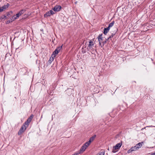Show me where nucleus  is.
Listing matches in <instances>:
<instances>
[{
    "label": "nucleus",
    "mask_w": 155,
    "mask_h": 155,
    "mask_svg": "<svg viewBox=\"0 0 155 155\" xmlns=\"http://www.w3.org/2000/svg\"><path fill=\"white\" fill-rule=\"evenodd\" d=\"M34 115L31 114L29 117L28 119L24 123V124L21 127L20 130L18 132V135H21L26 130L27 128L28 127L29 124L31 122L32 119L33 118Z\"/></svg>",
    "instance_id": "obj_1"
},
{
    "label": "nucleus",
    "mask_w": 155,
    "mask_h": 155,
    "mask_svg": "<svg viewBox=\"0 0 155 155\" xmlns=\"http://www.w3.org/2000/svg\"><path fill=\"white\" fill-rule=\"evenodd\" d=\"M89 146V145L86 142L82 146L79 151L72 154V155H78L79 154L82 153Z\"/></svg>",
    "instance_id": "obj_2"
},
{
    "label": "nucleus",
    "mask_w": 155,
    "mask_h": 155,
    "mask_svg": "<svg viewBox=\"0 0 155 155\" xmlns=\"http://www.w3.org/2000/svg\"><path fill=\"white\" fill-rule=\"evenodd\" d=\"M122 145V143L121 142L117 144L115 146L113 147V149L112 152L114 153L116 152L117 151L116 150L119 149L121 147Z\"/></svg>",
    "instance_id": "obj_3"
},
{
    "label": "nucleus",
    "mask_w": 155,
    "mask_h": 155,
    "mask_svg": "<svg viewBox=\"0 0 155 155\" xmlns=\"http://www.w3.org/2000/svg\"><path fill=\"white\" fill-rule=\"evenodd\" d=\"M95 40L94 41V39H93L89 41V44H88V47L89 48H93L94 47V44L95 43Z\"/></svg>",
    "instance_id": "obj_4"
},
{
    "label": "nucleus",
    "mask_w": 155,
    "mask_h": 155,
    "mask_svg": "<svg viewBox=\"0 0 155 155\" xmlns=\"http://www.w3.org/2000/svg\"><path fill=\"white\" fill-rule=\"evenodd\" d=\"M54 14V13L53 12L52 10H50L48 12H46L45 14L44 15V17H47L48 16H49L51 15H53Z\"/></svg>",
    "instance_id": "obj_5"
},
{
    "label": "nucleus",
    "mask_w": 155,
    "mask_h": 155,
    "mask_svg": "<svg viewBox=\"0 0 155 155\" xmlns=\"http://www.w3.org/2000/svg\"><path fill=\"white\" fill-rule=\"evenodd\" d=\"M61 7V6L59 5H56L52 8V9L55 12H58L60 11Z\"/></svg>",
    "instance_id": "obj_6"
},
{
    "label": "nucleus",
    "mask_w": 155,
    "mask_h": 155,
    "mask_svg": "<svg viewBox=\"0 0 155 155\" xmlns=\"http://www.w3.org/2000/svg\"><path fill=\"white\" fill-rule=\"evenodd\" d=\"M96 135H94V136L91 137L90 138L89 140L88 141L86 142V143H87L89 145L90 144L91 142L94 140L96 137Z\"/></svg>",
    "instance_id": "obj_7"
},
{
    "label": "nucleus",
    "mask_w": 155,
    "mask_h": 155,
    "mask_svg": "<svg viewBox=\"0 0 155 155\" xmlns=\"http://www.w3.org/2000/svg\"><path fill=\"white\" fill-rule=\"evenodd\" d=\"M60 50H59L58 51V49H55V50L52 53L51 55V57H53L55 58L56 55L59 52Z\"/></svg>",
    "instance_id": "obj_8"
},
{
    "label": "nucleus",
    "mask_w": 155,
    "mask_h": 155,
    "mask_svg": "<svg viewBox=\"0 0 155 155\" xmlns=\"http://www.w3.org/2000/svg\"><path fill=\"white\" fill-rule=\"evenodd\" d=\"M143 142L141 143H139L138 144H137L134 147L137 150L138 149L140 148L142 146V143H143Z\"/></svg>",
    "instance_id": "obj_9"
},
{
    "label": "nucleus",
    "mask_w": 155,
    "mask_h": 155,
    "mask_svg": "<svg viewBox=\"0 0 155 155\" xmlns=\"http://www.w3.org/2000/svg\"><path fill=\"white\" fill-rule=\"evenodd\" d=\"M136 150H137L135 147H132L128 150L127 153H130L133 151H135Z\"/></svg>",
    "instance_id": "obj_10"
},
{
    "label": "nucleus",
    "mask_w": 155,
    "mask_h": 155,
    "mask_svg": "<svg viewBox=\"0 0 155 155\" xmlns=\"http://www.w3.org/2000/svg\"><path fill=\"white\" fill-rule=\"evenodd\" d=\"M110 28L108 27L107 28H105L104 29V35H106L107 33L109 31Z\"/></svg>",
    "instance_id": "obj_11"
},
{
    "label": "nucleus",
    "mask_w": 155,
    "mask_h": 155,
    "mask_svg": "<svg viewBox=\"0 0 155 155\" xmlns=\"http://www.w3.org/2000/svg\"><path fill=\"white\" fill-rule=\"evenodd\" d=\"M102 35H99L98 37V41H99V43L100 45H101V41H102Z\"/></svg>",
    "instance_id": "obj_12"
},
{
    "label": "nucleus",
    "mask_w": 155,
    "mask_h": 155,
    "mask_svg": "<svg viewBox=\"0 0 155 155\" xmlns=\"http://www.w3.org/2000/svg\"><path fill=\"white\" fill-rule=\"evenodd\" d=\"M10 15V13H8L6 16L4 15L1 17V19H8L9 18V15Z\"/></svg>",
    "instance_id": "obj_13"
},
{
    "label": "nucleus",
    "mask_w": 155,
    "mask_h": 155,
    "mask_svg": "<svg viewBox=\"0 0 155 155\" xmlns=\"http://www.w3.org/2000/svg\"><path fill=\"white\" fill-rule=\"evenodd\" d=\"M9 5L10 4L9 3H7L6 5H4V6L2 7V8L3 10H5L8 8Z\"/></svg>",
    "instance_id": "obj_14"
},
{
    "label": "nucleus",
    "mask_w": 155,
    "mask_h": 155,
    "mask_svg": "<svg viewBox=\"0 0 155 155\" xmlns=\"http://www.w3.org/2000/svg\"><path fill=\"white\" fill-rule=\"evenodd\" d=\"M54 57H51L50 59L48 60V62L49 64H51L54 60Z\"/></svg>",
    "instance_id": "obj_15"
},
{
    "label": "nucleus",
    "mask_w": 155,
    "mask_h": 155,
    "mask_svg": "<svg viewBox=\"0 0 155 155\" xmlns=\"http://www.w3.org/2000/svg\"><path fill=\"white\" fill-rule=\"evenodd\" d=\"M104 150H101V151L96 155H104Z\"/></svg>",
    "instance_id": "obj_16"
},
{
    "label": "nucleus",
    "mask_w": 155,
    "mask_h": 155,
    "mask_svg": "<svg viewBox=\"0 0 155 155\" xmlns=\"http://www.w3.org/2000/svg\"><path fill=\"white\" fill-rule=\"evenodd\" d=\"M26 11V10L25 9H22L21 10H20V12H18L20 15H21L22 14H23V13H24V12Z\"/></svg>",
    "instance_id": "obj_17"
},
{
    "label": "nucleus",
    "mask_w": 155,
    "mask_h": 155,
    "mask_svg": "<svg viewBox=\"0 0 155 155\" xmlns=\"http://www.w3.org/2000/svg\"><path fill=\"white\" fill-rule=\"evenodd\" d=\"M114 21H113L112 22L109 24V26L108 27L110 28L112 27L114 25Z\"/></svg>",
    "instance_id": "obj_18"
},
{
    "label": "nucleus",
    "mask_w": 155,
    "mask_h": 155,
    "mask_svg": "<svg viewBox=\"0 0 155 155\" xmlns=\"http://www.w3.org/2000/svg\"><path fill=\"white\" fill-rule=\"evenodd\" d=\"M86 48V46H85L83 44L81 45V46L79 48H81L83 49V48Z\"/></svg>",
    "instance_id": "obj_19"
},
{
    "label": "nucleus",
    "mask_w": 155,
    "mask_h": 155,
    "mask_svg": "<svg viewBox=\"0 0 155 155\" xmlns=\"http://www.w3.org/2000/svg\"><path fill=\"white\" fill-rule=\"evenodd\" d=\"M115 33L112 34L110 36H109L108 38H107V40H108V39H109L110 38H112L113 37V36L115 35Z\"/></svg>",
    "instance_id": "obj_20"
},
{
    "label": "nucleus",
    "mask_w": 155,
    "mask_h": 155,
    "mask_svg": "<svg viewBox=\"0 0 155 155\" xmlns=\"http://www.w3.org/2000/svg\"><path fill=\"white\" fill-rule=\"evenodd\" d=\"M21 15H20L19 13H18L17 14H16V15H15V18H14L15 19H17Z\"/></svg>",
    "instance_id": "obj_21"
},
{
    "label": "nucleus",
    "mask_w": 155,
    "mask_h": 155,
    "mask_svg": "<svg viewBox=\"0 0 155 155\" xmlns=\"http://www.w3.org/2000/svg\"><path fill=\"white\" fill-rule=\"evenodd\" d=\"M15 15H14V16H13L10 19L11 20V21L12 22L14 20L16 19H15L14 18H15Z\"/></svg>",
    "instance_id": "obj_22"
},
{
    "label": "nucleus",
    "mask_w": 155,
    "mask_h": 155,
    "mask_svg": "<svg viewBox=\"0 0 155 155\" xmlns=\"http://www.w3.org/2000/svg\"><path fill=\"white\" fill-rule=\"evenodd\" d=\"M155 127V126H152V125L150 126H147V127H145L144 128H142L141 130H143L144 129H145V128L146 127Z\"/></svg>",
    "instance_id": "obj_23"
},
{
    "label": "nucleus",
    "mask_w": 155,
    "mask_h": 155,
    "mask_svg": "<svg viewBox=\"0 0 155 155\" xmlns=\"http://www.w3.org/2000/svg\"><path fill=\"white\" fill-rule=\"evenodd\" d=\"M82 52L83 53H85V52L86 51V49H82Z\"/></svg>",
    "instance_id": "obj_24"
},
{
    "label": "nucleus",
    "mask_w": 155,
    "mask_h": 155,
    "mask_svg": "<svg viewBox=\"0 0 155 155\" xmlns=\"http://www.w3.org/2000/svg\"><path fill=\"white\" fill-rule=\"evenodd\" d=\"M108 40H107V39H106V40L104 41H103V46L104 45V44H105L106 42H107V41Z\"/></svg>",
    "instance_id": "obj_25"
},
{
    "label": "nucleus",
    "mask_w": 155,
    "mask_h": 155,
    "mask_svg": "<svg viewBox=\"0 0 155 155\" xmlns=\"http://www.w3.org/2000/svg\"><path fill=\"white\" fill-rule=\"evenodd\" d=\"M62 46H63V45H62L61 46H59V47H57L56 48H58V49L62 48Z\"/></svg>",
    "instance_id": "obj_26"
},
{
    "label": "nucleus",
    "mask_w": 155,
    "mask_h": 155,
    "mask_svg": "<svg viewBox=\"0 0 155 155\" xmlns=\"http://www.w3.org/2000/svg\"><path fill=\"white\" fill-rule=\"evenodd\" d=\"M3 11L2 7H0V12H2Z\"/></svg>",
    "instance_id": "obj_27"
},
{
    "label": "nucleus",
    "mask_w": 155,
    "mask_h": 155,
    "mask_svg": "<svg viewBox=\"0 0 155 155\" xmlns=\"http://www.w3.org/2000/svg\"><path fill=\"white\" fill-rule=\"evenodd\" d=\"M11 21L10 20H8L6 22V24H8L10 23L11 22Z\"/></svg>",
    "instance_id": "obj_28"
},
{
    "label": "nucleus",
    "mask_w": 155,
    "mask_h": 155,
    "mask_svg": "<svg viewBox=\"0 0 155 155\" xmlns=\"http://www.w3.org/2000/svg\"><path fill=\"white\" fill-rule=\"evenodd\" d=\"M150 155H155V152L153 153H152Z\"/></svg>",
    "instance_id": "obj_29"
},
{
    "label": "nucleus",
    "mask_w": 155,
    "mask_h": 155,
    "mask_svg": "<svg viewBox=\"0 0 155 155\" xmlns=\"http://www.w3.org/2000/svg\"><path fill=\"white\" fill-rule=\"evenodd\" d=\"M107 150H109V148H108L107 149Z\"/></svg>",
    "instance_id": "obj_30"
},
{
    "label": "nucleus",
    "mask_w": 155,
    "mask_h": 155,
    "mask_svg": "<svg viewBox=\"0 0 155 155\" xmlns=\"http://www.w3.org/2000/svg\"><path fill=\"white\" fill-rule=\"evenodd\" d=\"M101 48H102V46H101Z\"/></svg>",
    "instance_id": "obj_31"
}]
</instances>
